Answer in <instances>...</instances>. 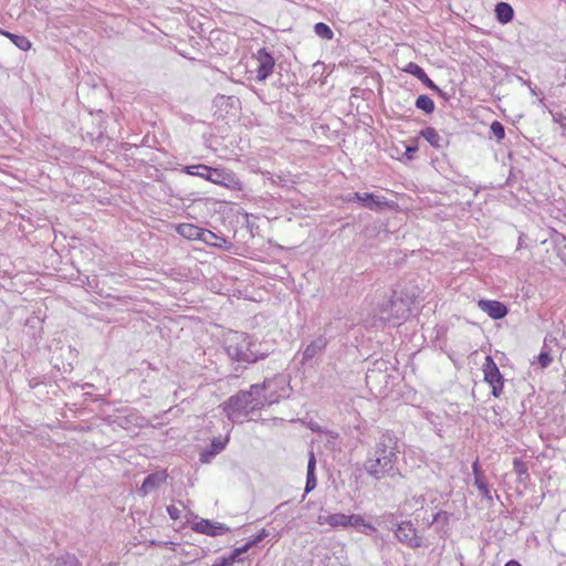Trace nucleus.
Wrapping results in <instances>:
<instances>
[{"mask_svg":"<svg viewBox=\"0 0 566 566\" xmlns=\"http://www.w3.org/2000/svg\"><path fill=\"white\" fill-rule=\"evenodd\" d=\"M494 11H495L496 20L502 24H506L513 20L514 10H513L512 6L507 2H499L495 6Z\"/></svg>","mask_w":566,"mask_h":566,"instance_id":"obj_21","label":"nucleus"},{"mask_svg":"<svg viewBox=\"0 0 566 566\" xmlns=\"http://www.w3.org/2000/svg\"><path fill=\"white\" fill-rule=\"evenodd\" d=\"M478 306L493 319L504 318L509 313L507 306L495 300H480Z\"/></svg>","mask_w":566,"mask_h":566,"instance_id":"obj_13","label":"nucleus"},{"mask_svg":"<svg viewBox=\"0 0 566 566\" xmlns=\"http://www.w3.org/2000/svg\"><path fill=\"white\" fill-rule=\"evenodd\" d=\"M452 514L447 511H439L433 515L432 521L429 525L437 524L438 528H448Z\"/></svg>","mask_w":566,"mask_h":566,"instance_id":"obj_28","label":"nucleus"},{"mask_svg":"<svg viewBox=\"0 0 566 566\" xmlns=\"http://www.w3.org/2000/svg\"><path fill=\"white\" fill-rule=\"evenodd\" d=\"M229 442V434L224 438H213L210 448L200 452V462L209 463L217 454L224 450Z\"/></svg>","mask_w":566,"mask_h":566,"instance_id":"obj_15","label":"nucleus"},{"mask_svg":"<svg viewBox=\"0 0 566 566\" xmlns=\"http://www.w3.org/2000/svg\"><path fill=\"white\" fill-rule=\"evenodd\" d=\"M420 136L423 137L436 149H441L448 145V140L439 135V133L433 127H426L421 129Z\"/></svg>","mask_w":566,"mask_h":566,"instance_id":"obj_18","label":"nucleus"},{"mask_svg":"<svg viewBox=\"0 0 566 566\" xmlns=\"http://www.w3.org/2000/svg\"><path fill=\"white\" fill-rule=\"evenodd\" d=\"M538 363L543 368H546L552 363V357L548 352L542 350L538 355Z\"/></svg>","mask_w":566,"mask_h":566,"instance_id":"obj_37","label":"nucleus"},{"mask_svg":"<svg viewBox=\"0 0 566 566\" xmlns=\"http://www.w3.org/2000/svg\"><path fill=\"white\" fill-rule=\"evenodd\" d=\"M272 391H274L276 394H281L282 392V385H277L275 387H272Z\"/></svg>","mask_w":566,"mask_h":566,"instance_id":"obj_46","label":"nucleus"},{"mask_svg":"<svg viewBox=\"0 0 566 566\" xmlns=\"http://www.w3.org/2000/svg\"><path fill=\"white\" fill-rule=\"evenodd\" d=\"M192 531L208 536H219L230 532V527L223 523L200 518L191 526Z\"/></svg>","mask_w":566,"mask_h":566,"instance_id":"obj_10","label":"nucleus"},{"mask_svg":"<svg viewBox=\"0 0 566 566\" xmlns=\"http://www.w3.org/2000/svg\"><path fill=\"white\" fill-rule=\"evenodd\" d=\"M314 32L317 36L324 40H332L334 36L333 30L324 22H317L314 25Z\"/></svg>","mask_w":566,"mask_h":566,"instance_id":"obj_30","label":"nucleus"},{"mask_svg":"<svg viewBox=\"0 0 566 566\" xmlns=\"http://www.w3.org/2000/svg\"><path fill=\"white\" fill-rule=\"evenodd\" d=\"M315 470H316V458H315L314 452L310 451L308 461H307L306 483H305V489H304L305 494H308L310 492H312L317 485Z\"/></svg>","mask_w":566,"mask_h":566,"instance_id":"obj_17","label":"nucleus"},{"mask_svg":"<svg viewBox=\"0 0 566 566\" xmlns=\"http://www.w3.org/2000/svg\"><path fill=\"white\" fill-rule=\"evenodd\" d=\"M233 371L235 373V374H234V377H238V376H239V373L241 371V370H240V366H239V365H238V366H235V367L233 368Z\"/></svg>","mask_w":566,"mask_h":566,"instance_id":"obj_47","label":"nucleus"},{"mask_svg":"<svg viewBox=\"0 0 566 566\" xmlns=\"http://www.w3.org/2000/svg\"><path fill=\"white\" fill-rule=\"evenodd\" d=\"M208 177V181L214 185H219L232 190L241 189L240 179L230 169L210 167Z\"/></svg>","mask_w":566,"mask_h":566,"instance_id":"obj_8","label":"nucleus"},{"mask_svg":"<svg viewBox=\"0 0 566 566\" xmlns=\"http://www.w3.org/2000/svg\"><path fill=\"white\" fill-rule=\"evenodd\" d=\"M329 518H331V514H327V515H319L317 517V523L319 525H324V524H327L329 525Z\"/></svg>","mask_w":566,"mask_h":566,"instance_id":"obj_44","label":"nucleus"},{"mask_svg":"<svg viewBox=\"0 0 566 566\" xmlns=\"http://www.w3.org/2000/svg\"><path fill=\"white\" fill-rule=\"evenodd\" d=\"M43 381L40 377H32L29 379V387L31 389L36 388L39 385H41Z\"/></svg>","mask_w":566,"mask_h":566,"instance_id":"obj_43","label":"nucleus"},{"mask_svg":"<svg viewBox=\"0 0 566 566\" xmlns=\"http://www.w3.org/2000/svg\"><path fill=\"white\" fill-rule=\"evenodd\" d=\"M0 34L10 39L11 42L22 51H28L31 48L30 40L24 35L14 34L2 29H0Z\"/></svg>","mask_w":566,"mask_h":566,"instance_id":"obj_23","label":"nucleus"},{"mask_svg":"<svg viewBox=\"0 0 566 566\" xmlns=\"http://www.w3.org/2000/svg\"><path fill=\"white\" fill-rule=\"evenodd\" d=\"M256 338L244 332L231 331L224 338V349L233 361L254 364L268 357L269 353L260 349Z\"/></svg>","mask_w":566,"mask_h":566,"instance_id":"obj_2","label":"nucleus"},{"mask_svg":"<svg viewBox=\"0 0 566 566\" xmlns=\"http://www.w3.org/2000/svg\"><path fill=\"white\" fill-rule=\"evenodd\" d=\"M269 533L265 528H262L255 536H252L244 545L241 547L247 553L253 546H256L261 543L265 537H268Z\"/></svg>","mask_w":566,"mask_h":566,"instance_id":"obj_32","label":"nucleus"},{"mask_svg":"<svg viewBox=\"0 0 566 566\" xmlns=\"http://www.w3.org/2000/svg\"><path fill=\"white\" fill-rule=\"evenodd\" d=\"M349 521H350L349 514L347 515L344 513H333V514H331L329 526L333 528H337V527L348 528Z\"/></svg>","mask_w":566,"mask_h":566,"instance_id":"obj_29","label":"nucleus"},{"mask_svg":"<svg viewBox=\"0 0 566 566\" xmlns=\"http://www.w3.org/2000/svg\"><path fill=\"white\" fill-rule=\"evenodd\" d=\"M209 169L210 166L203 165V164H197V165H188L182 168V171L190 176L200 177L205 180H209Z\"/></svg>","mask_w":566,"mask_h":566,"instance_id":"obj_24","label":"nucleus"},{"mask_svg":"<svg viewBox=\"0 0 566 566\" xmlns=\"http://www.w3.org/2000/svg\"><path fill=\"white\" fill-rule=\"evenodd\" d=\"M553 241L557 249V255L566 264V235L563 233L555 232Z\"/></svg>","mask_w":566,"mask_h":566,"instance_id":"obj_26","label":"nucleus"},{"mask_svg":"<svg viewBox=\"0 0 566 566\" xmlns=\"http://www.w3.org/2000/svg\"><path fill=\"white\" fill-rule=\"evenodd\" d=\"M484 380L491 386L492 395L499 398L503 392L504 379L491 356H486L483 366Z\"/></svg>","mask_w":566,"mask_h":566,"instance_id":"obj_7","label":"nucleus"},{"mask_svg":"<svg viewBox=\"0 0 566 566\" xmlns=\"http://www.w3.org/2000/svg\"><path fill=\"white\" fill-rule=\"evenodd\" d=\"M59 566H82L81 562L74 554L66 553L56 560Z\"/></svg>","mask_w":566,"mask_h":566,"instance_id":"obj_33","label":"nucleus"},{"mask_svg":"<svg viewBox=\"0 0 566 566\" xmlns=\"http://www.w3.org/2000/svg\"><path fill=\"white\" fill-rule=\"evenodd\" d=\"M259 405L260 402H253L251 395L241 390L224 402L223 410L231 422L238 423L258 410Z\"/></svg>","mask_w":566,"mask_h":566,"instance_id":"obj_4","label":"nucleus"},{"mask_svg":"<svg viewBox=\"0 0 566 566\" xmlns=\"http://www.w3.org/2000/svg\"><path fill=\"white\" fill-rule=\"evenodd\" d=\"M381 518L387 524V528L395 533L396 525L399 523L395 522V515L392 513H386Z\"/></svg>","mask_w":566,"mask_h":566,"instance_id":"obj_36","label":"nucleus"},{"mask_svg":"<svg viewBox=\"0 0 566 566\" xmlns=\"http://www.w3.org/2000/svg\"><path fill=\"white\" fill-rule=\"evenodd\" d=\"M245 554L243 548L237 547L231 551L228 555L217 557L211 566H232L237 562H242L241 556Z\"/></svg>","mask_w":566,"mask_h":566,"instance_id":"obj_20","label":"nucleus"},{"mask_svg":"<svg viewBox=\"0 0 566 566\" xmlns=\"http://www.w3.org/2000/svg\"><path fill=\"white\" fill-rule=\"evenodd\" d=\"M504 566H521V564L514 559H511Z\"/></svg>","mask_w":566,"mask_h":566,"instance_id":"obj_45","label":"nucleus"},{"mask_svg":"<svg viewBox=\"0 0 566 566\" xmlns=\"http://www.w3.org/2000/svg\"><path fill=\"white\" fill-rule=\"evenodd\" d=\"M524 84L527 85L531 88L533 94H535V91L531 87V82L530 81H524Z\"/></svg>","mask_w":566,"mask_h":566,"instance_id":"obj_48","label":"nucleus"},{"mask_svg":"<svg viewBox=\"0 0 566 566\" xmlns=\"http://www.w3.org/2000/svg\"><path fill=\"white\" fill-rule=\"evenodd\" d=\"M359 532L367 536H373L377 534V528L373 524L365 521Z\"/></svg>","mask_w":566,"mask_h":566,"instance_id":"obj_39","label":"nucleus"},{"mask_svg":"<svg viewBox=\"0 0 566 566\" xmlns=\"http://www.w3.org/2000/svg\"><path fill=\"white\" fill-rule=\"evenodd\" d=\"M472 472H473V475H474V480H475V479H485L484 474L482 473V471H481V469H480L479 459H476V460L472 463Z\"/></svg>","mask_w":566,"mask_h":566,"instance_id":"obj_41","label":"nucleus"},{"mask_svg":"<svg viewBox=\"0 0 566 566\" xmlns=\"http://www.w3.org/2000/svg\"><path fill=\"white\" fill-rule=\"evenodd\" d=\"M397 462L398 438L392 431L385 430L368 451L364 470L375 480H381L386 476L394 478L400 475Z\"/></svg>","mask_w":566,"mask_h":566,"instance_id":"obj_1","label":"nucleus"},{"mask_svg":"<svg viewBox=\"0 0 566 566\" xmlns=\"http://www.w3.org/2000/svg\"><path fill=\"white\" fill-rule=\"evenodd\" d=\"M254 59L258 62L256 80L259 82L265 81L273 72L275 60L265 48L258 50L254 54Z\"/></svg>","mask_w":566,"mask_h":566,"instance_id":"obj_9","label":"nucleus"},{"mask_svg":"<svg viewBox=\"0 0 566 566\" xmlns=\"http://www.w3.org/2000/svg\"><path fill=\"white\" fill-rule=\"evenodd\" d=\"M167 513H168L169 517L174 521H176L180 517V510L174 505L167 506Z\"/></svg>","mask_w":566,"mask_h":566,"instance_id":"obj_42","label":"nucleus"},{"mask_svg":"<svg viewBox=\"0 0 566 566\" xmlns=\"http://www.w3.org/2000/svg\"><path fill=\"white\" fill-rule=\"evenodd\" d=\"M358 201L365 208L370 210H378L388 206V201L384 197L376 196L371 192H354L348 201Z\"/></svg>","mask_w":566,"mask_h":566,"instance_id":"obj_11","label":"nucleus"},{"mask_svg":"<svg viewBox=\"0 0 566 566\" xmlns=\"http://www.w3.org/2000/svg\"><path fill=\"white\" fill-rule=\"evenodd\" d=\"M201 241L208 245L219 249H228L230 247V242L226 238L217 235L214 232L208 229H203Z\"/></svg>","mask_w":566,"mask_h":566,"instance_id":"obj_19","label":"nucleus"},{"mask_svg":"<svg viewBox=\"0 0 566 566\" xmlns=\"http://www.w3.org/2000/svg\"><path fill=\"white\" fill-rule=\"evenodd\" d=\"M327 345V339L324 336H318L314 340H312L303 350L302 354V363H306L313 359L317 354H319Z\"/></svg>","mask_w":566,"mask_h":566,"instance_id":"obj_16","label":"nucleus"},{"mask_svg":"<svg viewBox=\"0 0 566 566\" xmlns=\"http://www.w3.org/2000/svg\"><path fill=\"white\" fill-rule=\"evenodd\" d=\"M403 72L418 78L429 90L444 96L443 91L427 75L424 70L415 62H409L405 67Z\"/></svg>","mask_w":566,"mask_h":566,"instance_id":"obj_12","label":"nucleus"},{"mask_svg":"<svg viewBox=\"0 0 566 566\" xmlns=\"http://www.w3.org/2000/svg\"><path fill=\"white\" fill-rule=\"evenodd\" d=\"M349 520L348 527H353L359 532L364 525L365 518L360 514H349Z\"/></svg>","mask_w":566,"mask_h":566,"instance_id":"obj_35","label":"nucleus"},{"mask_svg":"<svg viewBox=\"0 0 566 566\" xmlns=\"http://www.w3.org/2000/svg\"><path fill=\"white\" fill-rule=\"evenodd\" d=\"M415 105L418 109L423 111L426 114H431L434 112V102L428 95H419Z\"/></svg>","mask_w":566,"mask_h":566,"instance_id":"obj_25","label":"nucleus"},{"mask_svg":"<svg viewBox=\"0 0 566 566\" xmlns=\"http://www.w3.org/2000/svg\"><path fill=\"white\" fill-rule=\"evenodd\" d=\"M167 480V473L166 471H157L154 473L148 474L143 483L142 486L138 489V493L142 496L147 495L153 490L159 488L163 483H165Z\"/></svg>","mask_w":566,"mask_h":566,"instance_id":"obj_14","label":"nucleus"},{"mask_svg":"<svg viewBox=\"0 0 566 566\" xmlns=\"http://www.w3.org/2000/svg\"><path fill=\"white\" fill-rule=\"evenodd\" d=\"M474 485L479 490L480 494L483 499H485L490 505L493 503V494L491 492V489L489 488V484L486 482V479H475Z\"/></svg>","mask_w":566,"mask_h":566,"instance_id":"obj_27","label":"nucleus"},{"mask_svg":"<svg viewBox=\"0 0 566 566\" xmlns=\"http://www.w3.org/2000/svg\"><path fill=\"white\" fill-rule=\"evenodd\" d=\"M410 502H412V506L416 509H422L426 503V497L423 494H415L411 496Z\"/></svg>","mask_w":566,"mask_h":566,"instance_id":"obj_38","label":"nucleus"},{"mask_svg":"<svg viewBox=\"0 0 566 566\" xmlns=\"http://www.w3.org/2000/svg\"><path fill=\"white\" fill-rule=\"evenodd\" d=\"M491 133L496 138L497 142H501L505 136V128L502 123L499 120H494L490 126Z\"/></svg>","mask_w":566,"mask_h":566,"instance_id":"obj_34","label":"nucleus"},{"mask_svg":"<svg viewBox=\"0 0 566 566\" xmlns=\"http://www.w3.org/2000/svg\"><path fill=\"white\" fill-rule=\"evenodd\" d=\"M380 319L392 323L394 325L400 324L409 315V308L406 302L396 296L394 292L390 296L386 297L378 307Z\"/></svg>","mask_w":566,"mask_h":566,"instance_id":"obj_5","label":"nucleus"},{"mask_svg":"<svg viewBox=\"0 0 566 566\" xmlns=\"http://www.w3.org/2000/svg\"><path fill=\"white\" fill-rule=\"evenodd\" d=\"M395 537L409 548L415 549L423 545L422 537L418 535V531L410 520L401 521L396 525Z\"/></svg>","mask_w":566,"mask_h":566,"instance_id":"obj_6","label":"nucleus"},{"mask_svg":"<svg viewBox=\"0 0 566 566\" xmlns=\"http://www.w3.org/2000/svg\"><path fill=\"white\" fill-rule=\"evenodd\" d=\"M405 147H406L405 156L407 157V159L408 160L413 159V156H415L416 151L418 150L417 144L406 145Z\"/></svg>","mask_w":566,"mask_h":566,"instance_id":"obj_40","label":"nucleus"},{"mask_svg":"<svg viewBox=\"0 0 566 566\" xmlns=\"http://www.w3.org/2000/svg\"><path fill=\"white\" fill-rule=\"evenodd\" d=\"M203 228L190 224V223H182L178 227V232L182 237L189 239V240H200L201 241V234H202Z\"/></svg>","mask_w":566,"mask_h":566,"instance_id":"obj_22","label":"nucleus"},{"mask_svg":"<svg viewBox=\"0 0 566 566\" xmlns=\"http://www.w3.org/2000/svg\"><path fill=\"white\" fill-rule=\"evenodd\" d=\"M251 395L253 402H260L258 410L265 406L279 402L282 398L289 396V388L283 375L265 379L261 385L255 384L247 391Z\"/></svg>","mask_w":566,"mask_h":566,"instance_id":"obj_3","label":"nucleus"},{"mask_svg":"<svg viewBox=\"0 0 566 566\" xmlns=\"http://www.w3.org/2000/svg\"><path fill=\"white\" fill-rule=\"evenodd\" d=\"M513 470L518 475L520 480H522L523 476L528 478V467L521 458L513 459Z\"/></svg>","mask_w":566,"mask_h":566,"instance_id":"obj_31","label":"nucleus"}]
</instances>
